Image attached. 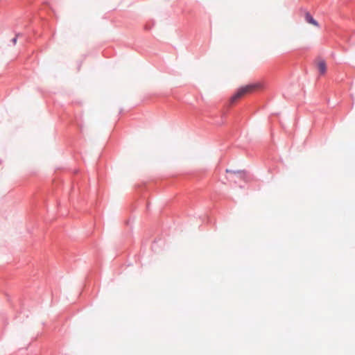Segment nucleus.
<instances>
[{
  "instance_id": "f257e3e1",
  "label": "nucleus",
  "mask_w": 355,
  "mask_h": 355,
  "mask_svg": "<svg viewBox=\"0 0 355 355\" xmlns=\"http://www.w3.org/2000/svg\"><path fill=\"white\" fill-rule=\"evenodd\" d=\"M263 85L261 83L257 82L255 83L243 86L239 89L243 94V95L245 96V95H247L248 94H251L257 90L261 89L263 88Z\"/></svg>"
},
{
  "instance_id": "f03ea898",
  "label": "nucleus",
  "mask_w": 355,
  "mask_h": 355,
  "mask_svg": "<svg viewBox=\"0 0 355 355\" xmlns=\"http://www.w3.org/2000/svg\"><path fill=\"white\" fill-rule=\"evenodd\" d=\"M317 67L320 75H324L327 72V64L323 60L317 62Z\"/></svg>"
},
{
  "instance_id": "7ed1b4c3",
  "label": "nucleus",
  "mask_w": 355,
  "mask_h": 355,
  "mask_svg": "<svg viewBox=\"0 0 355 355\" xmlns=\"http://www.w3.org/2000/svg\"><path fill=\"white\" fill-rule=\"evenodd\" d=\"M245 96L239 89L235 92V94L230 98V103L233 104L238 101L239 99Z\"/></svg>"
},
{
  "instance_id": "20e7f679",
  "label": "nucleus",
  "mask_w": 355,
  "mask_h": 355,
  "mask_svg": "<svg viewBox=\"0 0 355 355\" xmlns=\"http://www.w3.org/2000/svg\"><path fill=\"white\" fill-rule=\"evenodd\" d=\"M305 20L307 23L318 27V23L313 19L309 12L305 14Z\"/></svg>"
},
{
  "instance_id": "39448f33",
  "label": "nucleus",
  "mask_w": 355,
  "mask_h": 355,
  "mask_svg": "<svg viewBox=\"0 0 355 355\" xmlns=\"http://www.w3.org/2000/svg\"><path fill=\"white\" fill-rule=\"evenodd\" d=\"M17 37H14L12 40V42L14 44H16L17 43Z\"/></svg>"
},
{
  "instance_id": "423d86ee",
  "label": "nucleus",
  "mask_w": 355,
  "mask_h": 355,
  "mask_svg": "<svg viewBox=\"0 0 355 355\" xmlns=\"http://www.w3.org/2000/svg\"><path fill=\"white\" fill-rule=\"evenodd\" d=\"M226 172L227 173H235V172L232 171V170H229V169H227Z\"/></svg>"
}]
</instances>
